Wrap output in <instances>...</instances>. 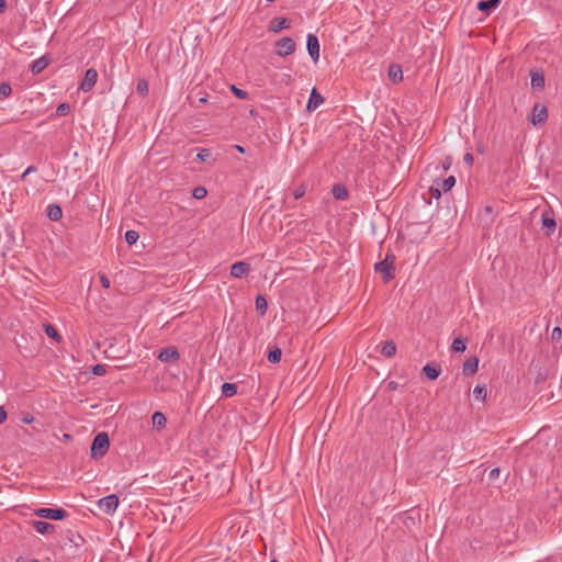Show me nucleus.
<instances>
[{
    "instance_id": "4c0bfd02",
    "label": "nucleus",
    "mask_w": 562,
    "mask_h": 562,
    "mask_svg": "<svg viewBox=\"0 0 562 562\" xmlns=\"http://www.w3.org/2000/svg\"><path fill=\"white\" fill-rule=\"evenodd\" d=\"M196 157L201 161H206L211 157V150L207 148H203L198 153Z\"/></svg>"
},
{
    "instance_id": "20e7f679",
    "label": "nucleus",
    "mask_w": 562,
    "mask_h": 562,
    "mask_svg": "<svg viewBox=\"0 0 562 562\" xmlns=\"http://www.w3.org/2000/svg\"><path fill=\"white\" fill-rule=\"evenodd\" d=\"M277 55L280 57H285L295 52V42L291 37H282L278 42H276Z\"/></svg>"
},
{
    "instance_id": "dca6fc26",
    "label": "nucleus",
    "mask_w": 562,
    "mask_h": 562,
    "mask_svg": "<svg viewBox=\"0 0 562 562\" xmlns=\"http://www.w3.org/2000/svg\"><path fill=\"white\" fill-rule=\"evenodd\" d=\"M423 372L429 380H436L441 373V367L439 364L427 363L423 368Z\"/></svg>"
},
{
    "instance_id": "cd10ccee",
    "label": "nucleus",
    "mask_w": 562,
    "mask_h": 562,
    "mask_svg": "<svg viewBox=\"0 0 562 562\" xmlns=\"http://www.w3.org/2000/svg\"><path fill=\"white\" fill-rule=\"evenodd\" d=\"M454 184H456V178L453 176H450V177L446 178L445 180H442L439 187L441 188V190L443 192H448L453 188Z\"/></svg>"
},
{
    "instance_id": "bb28decb",
    "label": "nucleus",
    "mask_w": 562,
    "mask_h": 562,
    "mask_svg": "<svg viewBox=\"0 0 562 562\" xmlns=\"http://www.w3.org/2000/svg\"><path fill=\"white\" fill-rule=\"evenodd\" d=\"M45 334L55 339L56 341H59L61 339L60 335L58 334L57 329L52 324H46L44 326Z\"/></svg>"
},
{
    "instance_id": "a211bd4d",
    "label": "nucleus",
    "mask_w": 562,
    "mask_h": 562,
    "mask_svg": "<svg viewBox=\"0 0 562 562\" xmlns=\"http://www.w3.org/2000/svg\"><path fill=\"white\" fill-rule=\"evenodd\" d=\"M289 27V22L285 18H278V19H273L271 21V25H270V31L271 32H274V33H278L280 31H282L283 29H288Z\"/></svg>"
},
{
    "instance_id": "7ed1b4c3",
    "label": "nucleus",
    "mask_w": 562,
    "mask_h": 562,
    "mask_svg": "<svg viewBox=\"0 0 562 562\" xmlns=\"http://www.w3.org/2000/svg\"><path fill=\"white\" fill-rule=\"evenodd\" d=\"M97 504L99 509L102 510L104 514L112 515L116 510L120 501L117 495L111 494L100 498Z\"/></svg>"
},
{
    "instance_id": "f3484780",
    "label": "nucleus",
    "mask_w": 562,
    "mask_h": 562,
    "mask_svg": "<svg viewBox=\"0 0 562 562\" xmlns=\"http://www.w3.org/2000/svg\"><path fill=\"white\" fill-rule=\"evenodd\" d=\"M32 525L34 530L41 535L53 532L55 529L54 525L43 520H35Z\"/></svg>"
},
{
    "instance_id": "c9c22d12",
    "label": "nucleus",
    "mask_w": 562,
    "mask_h": 562,
    "mask_svg": "<svg viewBox=\"0 0 562 562\" xmlns=\"http://www.w3.org/2000/svg\"><path fill=\"white\" fill-rule=\"evenodd\" d=\"M70 112V105L68 103H60L56 109L57 116H65Z\"/></svg>"
},
{
    "instance_id": "ea45409f",
    "label": "nucleus",
    "mask_w": 562,
    "mask_h": 562,
    "mask_svg": "<svg viewBox=\"0 0 562 562\" xmlns=\"http://www.w3.org/2000/svg\"><path fill=\"white\" fill-rule=\"evenodd\" d=\"M232 91L234 92V94L237 98H239L241 100L247 99V97H248V93L245 90H241V89H239V88H237L235 86H232Z\"/></svg>"
},
{
    "instance_id": "393cba45",
    "label": "nucleus",
    "mask_w": 562,
    "mask_h": 562,
    "mask_svg": "<svg viewBox=\"0 0 562 562\" xmlns=\"http://www.w3.org/2000/svg\"><path fill=\"white\" fill-rule=\"evenodd\" d=\"M222 394L227 397H232L237 393V385L234 383H224L222 385Z\"/></svg>"
},
{
    "instance_id": "603ef678",
    "label": "nucleus",
    "mask_w": 562,
    "mask_h": 562,
    "mask_svg": "<svg viewBox=\"0 0 562 562\" xmlns=\"http://www.w3.org/2000/svg\"><path fill=\"white\" fill-rule=\"evenodd\" d=\"M200 102L205 103V102H206V99H205V98H201V99H200Z\"/></svg>"
},
{
    "instance_id": "f257e3e1",
    "label": "nucleus",
    "mask_w": 562,
    "mask_h": 562,
    "mask_svg": "<svg viewBox=\"0 0 562 562\" xmlns=\"http://www.w3.org/2000/svg\"><path fill=\"white\" fill-rule=\"evenodd\" d=\"M110 439L106 432H99L91 445L90 453L92 459L102 458L109 450Z\"/></svg>"
},
{
    "instance_id": "58836bf2",
    "label": "nucleus",
    "mask_w": 562,
    "mask_h": 562,
    "mask_svg": "<svg viewBox=\"0 0 562 562\" xmlns=\"http://www.w3.org/2000/svg\"><path fill=\"white\" fill-rule=\"evenodd\" d=\"M305 192H306V188L303 184L299 186L294 189L293 196L295 200H299L305 194Z\"/></svg>"
},
{
    "instance_id": "0eeeda50",
    "label": "nucleus",
    "mask_w": 562,
    "mask_h": 562,
    "mask_svg": "<svg viewBox=\"0 0 562 562\" xmlns=\"http://www.w3.org/2000/svg\"><path fill=\"white\" fill-rule=\"evenodd\" d=\"M306 47L308 55L314 61L319 59V42L316 35L308 34L306 38Z\"/></svg>"
},
{
    "instance_id": "4468645a",
    "label": "nucleus",
    "mask_w": 562,
    "mask_h": 562,
    "mask_svg": "<svg viewBox=\"0 0 562 562\" xmlns=\"http://www.w3.org/2000/svg\"><path fill=\"white\" fill-rule=\"evenodd\" d=\"M48 56H42L31 64V71L35 75L42 72L49 64Z\"/></svg>"
},
{
    "instance_id": "79ce46f5",
    "label": "nucleus",
    "mask_w": 562,
    "mask_h": 562,
    "mask_svg": "<svg viewBox=\"0 0 562 562\" xmlns=\"http://www.w3.org/2000/svg\"><path fill=\"white\" fill-rule=\"evenodd\" d=\"M463 162L465 165H468L469 167H471L473 165V155L471 153H467L464 156H463Z\"/></svg>"
},
{
    "instance_id": "e433bc0d",
    "label": "nucleus",
    "mask_w": 562,
    "mask_h": 562,
    "mask_svg": "<svg viewBox=\"0 0 562 562\" xmlns=\"http://www.w3.org/2000/svg\"><path fill=\"white\" fill-rule=\"evenodd\" d=\"M92 373L98 376L104 375L106 373V366L95 364L94 367H92Z\"/></svg>"
},
{
    "instance_id": "4be33fe9",
    "label": "nucleus",
    "mask_w": 562,
    "mask_h": 562,
    "mask_svg": "<svg viewBox=\"0 0 562 562\" xmlns=\"http://www.w3.org/2000/svg\"><path fill=\"white\" fill-rule=\"evenodd\" d=\"M153 426L157 429H161L166 426L167 419L161 412H155L151 416Z\"/></svg>"
},
{
    "instance_id": "f704fd0d",
    "label": "nucleus",
    "mask_w": 562,
    "mask_h": 562,
    "mask_svg": "<svg viewBox=\"0 0 562 562\" xmlns=\"http://www.w3.org/2000/svg\"><path fill=\"white\" fill-rule=\"evenodd\" d=\"M12 93V88L9 83H0V99H5Z\"/></svg>"
},
{
    "instance_id": "864d4df0",
    "label": "nucleus",
    "mask_w": 562,
    "mask_h": 562,
    "mask_svg": "<svg viewBox=\"0 0 562 562\" xmlns=\"http://www.w3.org/2000/svg\"><path fill=\"white\" fill-rule=\"evenodd\" d=\"M449 165H450V162L445 164V165H443V168H445V169H448V168H449Z\"/></svg>"
},
{
    "instance_id": "de8ad7c7",
    "label": "nucleus",
    "mask_w": 562,
    "mask_h": 562,
    "mask_svg": "<svg viewBox=\"0 0 562 562\" xmlns=\"http://www.w3.org/2000/svg\"><path fill=\"white\" fill-rule=\"evenodd\" d=\"M498 475H499V469L498 468H495V469L491 470V472L488 474L490 479H495Z\"/></svg>"
},
{
    "instance_id": "473e14b6",
    "label": "nucleus",
    "mask_w": 562,
    "mask_h": 562,
    "mask_svg": "<svg viewBox=\"0 0 562 562\" xmlns=\"http://www.w3.org/2000/svg\"><path fill=\"white\" fill-rule=\"evenodd\" d=\"M256 308L257 311H259L261 314H265L266 311H267V301L263 296L261 295H258L256 297Z\"/></svg>"
},
{
    "instance_id": "9b49d317",
    "label": "nucleus",
    "mask_w": 562,
    "mask_h": 562,
    "mask_svg": "<svg viewBox=\"0 0 562 562\" xmlns=\"http://www.w3.org/2000/svg\"><path fill=\"white\" fill-rule=\"evenodd\" d=\"M501 3V0H481L476 4V9L486 15H490Z\"/></svg>"
},
{
    "instance_id": "2eb2a0df",
    "label": "nucleus",
    "mask_w": 562,
    "mask_h": 562,
    "mask_svg": "<svg viewBox=\"0 0 562 562\" xmlns=\"http://www.w3.org/2000/svg\"><path fill=\"white\" fill-rule=\"evenodd\" d=\"M542 226L547 229L546 235L550 236L557 226L555 220L548 213H542L541 216Z\"/></svg>"
},
{
    "instance_id": "8fccbe9b",
    "label": "nucleus",
    "mask_w": 562,
    "mask_h": 562,
    "mask_svg": "<svg viewBox=\"0 0 562 562\" xmlns=\"http://www.w3.org/2000/svg\"><path fill=\"white\" fill-rule=\"evenodd\" d=\"M235 148H236V150H238L241 154L245 153V148L243 146H240V145H235Z\"/></svg>"
},
{
    "instance_id": "6e6552de",
    "label": "nucleus",
    "mask_w": 562,
    "mask_h": 562,
    "mask_svg": "<svg viewBox=\"0 0 562 562\" xmlns=\"http://www.w3.org/2000/svg\"><path fill=\"white\" fill-rule=\"evenodd\" d=\"M548 119V111L544 105L539 103L535 104L532 109L531 123L533 125L542 124Z\"/></svg>"
},
{
    "instance_id": "423d86ee",
    "label": "nucleus",
    "mask_w": 562,
    "mask_h": 562,
    "mask_svg": "<svg viewBox=\"0 0 562 562\" xmlns=\"http://www.w3.org/2000/svg\"><path fill=\"white\" fill-rule=\"evenodd\" d=\"M97 80H98V71L94 68L87 69V71L85 74V78L80 83V89L83 92L90 91L97 83Z\"/></svg>"
},
{
    "instance_id": "39448f33",
    "label": "nucleus",
    "mask_w": 562,
    "mask_h": 562,
    "mask_svg": "<svg viewBox=\"0 0 562 562\" xmlns=\"http://www.w3.org/2000/svg\"><path fill=\"white\" fill-rule=\"evenodd\" d=\"M389 258L390 256H386V258L383 261H380L374 266L375 271L382 274L384 282H389L394 278V259L391 262H389Z\"/></svg>"
},
{
    "instance_id": "7c9ffc66",
    "label": "nucleus",
    "mask_w": 562,
    "mask_h": 562,
    "mask_svg": "<svg viewBox=\"0 0 562 562\" xmlns=\"http://www.w3.org/2000/svg\"><path fill=\"white\" fill-rule=\"evenodd\" d=\"M139 235L136 231L130 229L125 233V241L128 245H134L138 240Z\"/></svg>"
},
{
    "instance_id": "72a5a7b5",
    "label": "nucleus",
    "mask_w": 562,
    "mask_h": 562,
    "mask_svg": "<svg viewBox=\"0 0 562 562\" xmlns=\"http://www.w3.org/2000/svg\"><path fill=\"white\" fill-rule=\"evenodd\" d=\"M206 194H207V190L202 186L194 188L192 191V195L196 200L204 199L206 196Z\"/></svg>"
},
{
    "instance_id": "1a4fd4ad",
    "label": "nucleus",
    "mask_w": 562,
    "mask_h": 562,
    "mask_svg": "<svg viewBox=\"0 0 562 562\" xmlns=\"http://www.w3.org/2000/svg\"><path fill=\"white\" fill-rule=\"evenodd\" d=\"M250 272V265L245 261H237L231 267V274L234 278H243Z\"/></svg>"
},
{
    "instance_id": "5701e85b",
    "label": "nucleus",
    "mask_w": 562,
    "mask_h": 562,
    "mask_svg": "<svg viewBox=\"0 0 562 562\" xmlns=\"http://www.w3.org/2000/svg\"><path fill=\"white\" fill-rule=\"evenodd\" d=\"M389 77L394 82L401 81L403 79V71L398 65H391L389 68Z\"/></svg>"
},
{
    "instance_id": "49530a36",
    "label": "nucleus",
    "mask_w": 562,
    "mask_h": 562,
    "mask_svg": "<svg viewBox=\"0 0 562 562\" xmlns=\"http://www.w3.org/2000/svg\"><path fill=\"white\" fill-rule=\"evenodd\" d=\"M34 171H36V167H34V166L27 167L26 170L23 172L22 178H25L27 175H30Z\"/></svg>"
},
{
    "instance_id": "5fc2aeb1",
    "label": "nucleus",
    "mask_w": 562,
    "mask_h": 562,
    "mask_svg": "<svg viewBox=\"0 0 562 562\" xmlns=\"http://www.w3.org/2000/svg\"><path fill=\"white\" fill-rule=\"evenodd\" d=\"M31 562H37V560H32Z\"/></svg>"
},
{
    "instance_id": "2f4dec72",
    "label": "nucleus",
    "mask_w": 562,
    "mask_h": 562,
    "mask_svg": "<svg viewBox=\"0 0 562 562\" xmlns=\"http://www.w3.org/2000/svg\"><path fill=\"white\" fill-rule=\"evenodd\" d=\"M136 91L138 94L145 97L148 93V82L145 79H140L137 82Z\"/></svg>"
},
{
    "instance_id": "ddd939ff",
    "label": "nucleus",
    "mask_w": 562,
    "mask_h": 562,
    "mask_svg": "<svg viewBox=\"0 0 562 562\" xmlns=\"http://www.w3.org/2000/svg\"><path fill=\"white\" fill-rule=\"evenodd\" d=\"M479 369V359L476 357H471L467 359L462 366V373L464 375H473L476 373Z\"/></svg>"
},
{
    "instance_id": "b1692460",
    "label": "nucleus",
    "mask_w": 562,
    "mask_h": 562,
    "mask_svg": "<svg viewBox=\"0 0 562 562\" xmlns=\"http://www.w3.org/2000/svg\"><path fill=\"white\" fill-rule=\"evenodd\" d=\"M531 86L535 89H543L544 87V77L542 74L533 72L531 75Z\"/></svg>"
},
{
    "instance_id": "a18cd8bd",
    "label": "nucleus",
    "mask_w": 562,
    "mask_h": 562,
    "mask_svg": "<svg viewBox=\"0 0 562 562\" xmlns=\"http://www.w3.org/2000/svg\"><path fill=\"white\" fill-rule=\"evenodd\" d=\"M7 417L8 415L5 409L2 406H0V424H3L7 420Z\"/></svg>"
},
{
    "instance_id": "c03bdc74",
    "label": "nucleus",
    "mask_w": 562,
    "mask_h": 562,
    "mask_svg": "<svg viewBox=\"0 0 562 562\" xmlns=\"http://www.w3.org/2000/svg\"><path fill=\"white\" fill-rule=\"evenodd\" d=\"M562 336V330L560 327H555L552 330V339H560Z\"/></svg>"
},
{
    "instance_id": "6e6d98bb",
    "label": "nucleus",
    "mask_w": 562,
    "mask_h": 562,
    "mask_svg": "<svg viewBox=\"0 0 562 562\" xmlns=\"http://www.w3.org/2000/svg\"><path fill=\"white\" fill-rule=\"evenodd\" d=\"M271 562H278V561H276V560H272Z\"/></svg>"
},
{
    "instance_id": "c756f323",
    "label": "nucleus",
    "mask_w": 562,
    "mask_h": 562,
    "mask_svg": "<svg viewBox=\"0 0 562 562\" xmlns=\"http://www.w3.org/2000/svg\"><path fill=\"white\" fill-rule=\"evenodd\" d=\"M473 395L476 400L484 401L486 397V387L484 385H476L473 389Z\"/></svg>"
},
{
    "instance_id": "3c124183",
    "label": "nucleus",
    "mask_w": 562,
    "mask_h": 562,
    "mask_svg": "<svg viewBox=\"0 0 562 562\" xmlns=\"http://www.w3.org/2000/svg\"><path fill=\"white\" fill-rule=\"evenodd\" d=\"M24 423L30 424L33 420V417H25Z\"/></svg>"
},
{
    "instance_id": "c85d7f7f",
    "label": "nucleus",
    "mask_w": 562,
    "mask_h": 562,
    "mask_svg": "<svg viewBox=\"0 0 562 562\" xmlns=\"http://www.w3.org/2000/svg\"><path fill=\"white\" fill-rule=\"evenodd\" d=\"M282 351L280 348H274L268 353V361L271 363H278L281 360Z\"/></svg>"
},
{
    "instance_id": "37998d69",
    "label": "nucleus",
    "mask_w": 562,
    "mask_h": 562,
    "mask_svg": "<svg viewBox=\"0 0 562 562\" xmlns=\"http://www.w3.org/2000/svg\"><path fill=\"white\" fill-rule=\"evenodd\" d=\"M100 282H101V284H102V286L104 289H109L110 288V280H109V278L105 274H102L100 277Z\"/></svg>"
},
{
    "instance_id": "aec40b11",
    "label": "nucleus",
    "mask_w": 562,
    "mask_h": 562,
    "mask_svg": "<svg viewBox=\"0 0 562 562\" xmlns=\"http://www.w3.org/2000/svg\"><path fill=\"white\" fill-rule=\"evenodd\" d=\"M331 193L336 200L344 201L348 198V190L342 184H335L331 189Z\"/></svg>"
},
{
    "instance_id": "a878e982",
    "label": "nucleus",
    "mask_w": 562,
    "mask_h": 562,
    "mask_svg": "<svg viewBox=\"0 0 562 562\" xmlns=\"http://www.w3.org/2000/svg\"><path fill=\"white\" fill-rule=\"evenodd\" d=\"M451 349L456 352H464L467 349L465 340L462 338H454L451 344Z\"/></svg>"
},
{
    "instance_id": "9d476101",
    "label": "nucleus",
    "mask_w": 562,
    "mask_h": 562,
    "mask_svg": "<svg viewBox=\"0 0 562 562\" xmlns=\"http://www.w3.org/2000/svg\"><path fill=\"white\" fill-rule=\"evenodd\" d=\"M323 103H324V98L317 91L316 88H313L312 91H311L308 101H307V105H306L307 110L308 111H314V110H316Z\"/></svg>"
},
{
    "instance_id": "f8f14e48",
    "label": "nucleus",
    "mask_w": 562,
    "mask_h": 562,
    "mask_svg": "<svg viewBox=\"0 0 562 562\" xmlns=\"http://www.w3.org/2000/svg\"><path fill=\"white\" fill-rule=\"evenodd\" d=\"M179 358L180 355L173 347L164 348L158 355V359L162 362L176 361Z\"/></svg>"
},
{
    "instance_id": "a19ab883",
    "label": "nucleus",
    "mask_w": 562,
    "mask_h": 562,
    "mask_svg": "<svg viewBox=\"0 0 562 562\" xmlns=\"http://www.w3.org/2000/svg\"><path fill=\"white\" fill-rule=\"evenodd\" d=\"M441 192H443V191L441 190L440 187H436V188L430 187V189H429L430 196L435 198L437 200L441 196Z\"/></svg>"
},
{
    "instance_id": "6ab92c4d",
    "label": "nucleus",
    "mask_w": 562,
    "mask_h": 562,
    "mask_svg": "<svg viewBox=\"0 0 562 562\" xmlns=\"http://www.w3.org/2000/svg\"><path fill=\"white\" fill-rule=\"evenodd\" d=\"M46 211L50 221H58L63 216L61 207L58 204H49Z\"/></svg>"
},
{
    "instance_id": "09e8293b",
    "label": "nucleus",
    "mask_w": 562,
    "mask_h": 562,
    "mask_svg": "<svg viewBox=\"0 0 562 562\" xmlns=\"http://www.w3.org/2000/svg\"><path fill=\"white\" fill-rule=\"evenodd\" d=\"M5 9H7V1L0 0V13L4 12Z\"/></svg>"
},
{
    "instance_id": "f03ea898",
    "label": "nucleus",
    "mask_w": 562,
    "mask_h": 562,
    "mask_svg": "<svg viewBox=\"0 0 562 562\" xmlns=\"http://www.w3.org/2000/svg\"><path fill=\"white\" fill-rule=\"evenodd\" d=\"M34 514L37 517L52 519V520H61L67 517L68 513L64 508H47L41 507L34 510Z\"/></svg>"
},
{
    "instance_id": "412c9836",
    "label": "nucleus",
    "mask_w": 562,
    "mask_h": 562,
    "mask_svg": "<svg viewBox=\"0 0 562 562\" xmlns=\"http://www.w3.org/2000/svg\"><path fill=\"white\" fill-rule=\"evenodd\" d=\"M381 355H383L386 358H391L396 352V345L393 341H385L380 350Z\"/></svg>"
}]
</instances>
